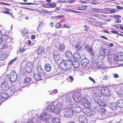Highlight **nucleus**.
Returning a JSON list of instances; mask_svg holds the SVG:
<instances>
[{
    "label": "nucleus",
    "instance_id": "nucleus-59",
    "mask_svg": "<svg viewBox=\"0 0 123 123\" xmlns=\"http://www.w3.org/2000/svg\"><path fill=\"white\" fill-rule=\"evenodd\" d=\"M51 92L53 94H55L57 92V90L56 89H54Z\"/></svg>",
    "mask_w": 123,
    "mask_h": 123
},
{
    "label": "nucleus",
    "instance_id": "nucleus-52",
    "mask_svg": "<svg viewBox=\"0 0 123 123\" xmlns=\"http://www.w3.org/2000/svg\"><path fill=\"white\" fill-rule=\"evenodd\" d=\"M26 49L24 48V47H21L19 49V52L22 53L23 52L25 51Z\"/></svg>",
    "mask_w": 123,
    "mask_h": 123
},
{
    "label": "nucleus",
    "instance_id": "nucleus-21",
    "mask_svg": "<svg viewBox=\"0 0 123 123\" xmlns=\"http://www.w3.org/2000/svg\"><path fill=\"white\" fill-rule=\"evenodd\" d=\"M55 106L56 107V108H58V111H56L58 113L59 111L60 112L61 110L62 109L63 105L61 103L59 102L56 104Z\"/></svg>",
    "mask_w": 123,
    "mask_h": 123
},
{
    "label": "nucleus",
    "instance_id": "nucleus-44",
    "mask_svg": "<svg viewBox=\"0 0 123 123\" xmlns=\"http://www.w3.org/2000/svg\"><path fill=\"white\" fill-rule=\"evenodd\" d=\"M8 45L7 43H5L2 44L1 46V47L0 48V50H2L7 48Z\"/></svg>",
    "mask_w": 123,
    "mask_h": 123
},
{
    "label": "nucleus",
    "instance_id": "nucleus-63",
    "mask_svg": "<svg viewBox=\"0 0 123 123\" xmlns=\"http://www.w3.org/2000/svg\"><path fill=\"white\" fill-rule=\"evenodd\" d=\"M89 79L90 80H91L94 83H95V80L92 78L90 77H89Z\"/></svg>",
    "mask_w": 123,
    "mask_h": 123
},
{
    "label": "nucleus",
    "instance_id": "nucleus-18",
    "mask_svg": "<svg viewBox=\"0 0 123 123\" xmlns=\"http://www.w3.org/2000/svg\"><path fill=\"white\" fill-rule=\"evenodd\" d=\"M17 91V89L16 86L14 85H12L10 87L9 93L11 95H12Z\"/></svg>",
    "mask_w": 123,
    "mask_h": 123
},
{
    "label": "nucleus",
    "instance_id": "nucleus-53",
    "mask_svg": "<svg viewBox=\"0 0 123 123\" xmlns=\"http://www.w3.org/2000/svg\"><path fill=\"white\" fill-rule=\"evenodd\" d=\"M47 12V11L44 9H41L39 11V12L40 13H46Z\"/></svg>",
    "mask_w": 123,
    "mask_h": 123
},
{
    "label": "nucleus",
    "instance_id": "nucleus-14",
    "mask_svg": "<svg viewBox=\"0 0 123 123\" xmlns=\"http://www.w3.org/2000/svg\"><path fill=\"white\" fill-rule=\"evenodd\" d=\"M116 58L119 61L123 60V53L122 52H119L117 53L115 56Z\"/></svg>",
    "mask_w": 123,
    "mask_h": 123
},
{
    "label": "nucleus",
    "instance_id": "nucleus-28",
    "mask_svg": "<svg viewBox=\"0 0 123 123\" xmlns=\"http://www.w3.org/2000/svg\"><path fill=\"white\" fill-rule=\"evenodd\" d=\"M117 104L112 102L110 104V107L112 110H115L117 108Z\"/></svg>",
    "mask_w": 123,
    "mask_h": 123
},
{
    "label": "nucleus",
    "instance_id": "nucleus-8",
    "mask_svg": "<svg viewBox=\"0 0 123 123\" xmlns=\"http://www.w3.org/2000/svg\"><path fill=\"white\" fill-rule=\"evenodd\" d=\"M1 87L3 91H6L8 90L9 88L8 83L6 81H3L1 83Z\"/></svg>",
    "mask_w": 123,
    "mask_h": 123
},
{
    "label": "nucleus",
    "instance_id": "nucleus-19",
    "mask_svg": "<svg viewBox=\"0 0 123 123\" xmlns=\"http://www.w3.org/2000/svg\"><path fill=\"white\" fill-rule=\"evenodd\" d=\"M107 47V49L103 48L104 55L105 56H109L110 55V52L111 50V48L109 46V45H106Z\"/></svg>",
    "mask_w": 123,
    "mask_h": 123
},
{
    "label": "nucleus",
    "instance_id": "nucleus-49",
    "mask_svg": "<svg viewBox=\"0 0 123 123\" xmlns=\"http://www.w3.org/2000/svg\"><path fill=\"white\" fill-rule=\"evenodd\" d=\"M19 3L20 4L22 5H35V4L34 3H23L22 2H20Z\"/></svg>",
    "mask_w": 123,
    "mask_h": 123
},
{
    "label": "nucleus",
    "instance_id": "nucleus-57",
    "mask_svg": "<svg viewBox=\"0 0 123 123\" xmlns=\"http://www.w3.org/2000/svg\"><path fill=\"white\" fill-rule=\"evenodd\" d=\"M106 111V109L104 108H102L101 109V112L102 113H104Z\"/></svg>",
    "mask_w": 123,
    "mask_h": 123
},
{
    "label": "nucleus",
    "instance_id": "nucleus-41",
    "mask_svg": "<svg viewBox=\"0 0 123 123\" xmlns=\"http://www.w3.org/2000/svg\"><path fill=\"white\" fill-rule=\"evenodd\" d=\"M75 68H77L80 65L79 62L78 61H75L74 62V64H73Z\"/></svg>",
    "mask_w": 123,
    "mask_h": 123
},
{
    "label": "nucleus",
    "instance_id": "nucleus-64",
    "mask_svg": "<svg viewBox=\"0 0 123 123\" xmlns=\"http://www.w3.org/2000/svg\"><path fill=\"white\" fill-rule=\"evenodd\" d=\"M111 32L112 33L116 34H117L118 33L117 31L113 30H111Z\"/></svg>",
    "mask_w": 123,
    "mask_h": 123
},
{
    "label": "nucleus",
    "instance_id": "nucleus-4",
    "mask_svg": "<svg viewBox=\"0 0 123 123\" xmlns=\"http://www.w3.org/2000/svg\"><path fill=\"white\" fill-rule=\"evenodd\" d=\"M100 89L102 93L104 96L106 97H109L110 95L109 89L108 88L105 86L101 87Z\"/></svg>",
    "mask_w": 123,
    "mask_h": 123
},
{
    "label": "nucleus",
    "instance_id": "nucleus-40",
    "mask_svg": "<svg viewBox=\"0 0 123 123\" xmlns=\"http://www.w3.org/2000/svg\"><path fill=\"white\" fill-rule=\"evenodd\" d=\"M52 122L53 123H61L60 119L57 117L53 118Z\"/></svg>",
    "mask_w": 123,
    "mask_h": 123
},
{
    "label": "nucleus",
    "instance_id": "nucleus-1",
    "mask_svg": "<svg viewBox=\"0 0 123 123\" xmlns=\"http://www.w3.org/2000/svg\"><path fill=\"white\" fill-rule=\"evenodd\" d=\"M73 62L70 60L62 59L59 64V67L61 69L67 71L72 68Z\"/></svg>",
    "mask_w": 123,
    "mask_h": 123
},
{
    "label": "nucleus",
    "instance_id": "nucleus-7",
    "mask_svg": "<svg viewBox=\"0 0 123 123\" xmlns=\"http://www.w3.org/2000/svg\"><path fill=\"white\" fill-rule=\"evenodd\" d=\"M72 110L74 111V112L77 113H80L81 110L80 107L77 104H72L71 105Z\"/></svg>",
    "mask_w": 123,
    "mask_h": 123
},
{
    "label": "nucleus",
    "instance_id": "nucleus-33",
    "mask_svg": "<svg viewBox=\"0 0 123 123\" xmlns=\"http://www.w3.org/2000/svg\"><path fill=\"white\" fill-rule=\"evenodd\" d=\"M75 49L77 51H80L82 50V46L80 45L79 43H78L77 44L75 45Z\"/></svg>",
    "mask_w": 123,
    "mask_h": 123
},
{
    "label": "nucleus",
    "instance_id": "nucleus-37",
    "mask_svg": "<svg viewBox=\"0 0 123 123\" xmlns=\"http://www.w3.org/2000/svg\"><path fill=\"white\" fill-rule=\"evenodd\" d=\"M7 56V55L6 53L2 54L0 56V60L3 61L5 60Z\"/></svg>",
    "mask_w": 123,
    "mask_h": 123
},
{
    "label": "nucleus",
    "instance_id": "nucleus-46",
    "mask_svg": "<svg viewBox=\"0 0 123 123\" xmlns=\"http://www.w3.org/2000/svg\"><path fill=\"white\" fill-rule=\"evenodd\" d=\"M62 25L59 22H57L55 25V28L57 29H58L62 27Z\"/></svg>",
    "mask_w": 123,
    "mask_h": 123
},
{
    "label": "nucleus",
    "instance_id": "nucleus-6",
    "mask_svg": "<svg viewBox=\"0 0 123 123\" xmlns=\"http://www.w3.org/2000/svg\"><path fill=\"white\" fill-rule=\"evenodd\" d=\"M88 97L84 96L81 101V103L86 108H90L91 104L88 100Z\"/></svg>",
    "mask_w": 123,
    "mask_h": 123
},
{
    "label": "nucleus",
    "instance_id": "nucleus-35",
    "mask_svg": "<svg viewBox=\"0 0 123 123\" xmlns=\"http://www.w3.org/2000/svg\"><path fill=\"white\" fill-rule=\"evenodd\" d=\"M86 20L88 22L91 23H95L96 21L95 18H87Z\"/></svg>",
    "mask_w": 123,
    "mask_h": 123
},
{
    "label": "nucleus",
    "instance_id": "nucleus-34",
    "mask_svg": "<svg viewBox=\"0 0 123 123\" xmlns=\"http://www.w3.org/2000/svg\"><path fill=\"white\" fill-rule=\"evenodd\" d=\"M2 98H6L9 97V95L6 93L2 92L1 93L0 95Z\"/></svg>",
    "mask_w": 123,
    "mask_h": 123
},
{
    "label": "nucleus",
    "instance_id": "nucleus-36",
    "mask_svg": "<svg viewBox=\"0 0 123 123\" xmlns=\"http://www.w3.org/2000/svg\"><path fill=\"white\" fill-rule=\"evenodd\" d=\"M48 8H53L56 6V4L54 2H51L48 3Z\"/></svg>",
    "mask_w": 123,
    "mask_h": 123
},
{
    "label": "nucleus",
    "instance_id": "nucleus-38",
    "mask_svg": "<svg viewBox=\"0 0 123 123\" xmlns=\"http://www.w3.org/2000/svg\"><path fill=\"white\" fill-rule=\"evenodd\" d=\"M34 78L36 80H41V77L40 74H36L34 76Z\"/></svg>",
    "mask_w": 123,
    "mask_h": 123
},
{
    "label": "nucleus",
    "instance_id": "nucleus-26",
    "mask_svg": "<svg viewBox=\"0 0 123 123\" xmlns=\"http://www.w3.org/2000/svg\"><path fill=\"white\" fill-rule=\"evenodd\" d=\"M97 66L99 68H104V64L102 61H98L97 63Z\"/></svg>",
    "mask_w": 123,
    "mask_h": 123
},
{
    "label": "nucleus",
    "instance_id": "nucleus-58",
    "mask_svg": "<svg viewBox=\"0 0 123 123\" xmlns=\"http://www.w3.org/2000/svg\"><path fill=\"white\" fill-rule=\"evenodd\" d=\"M31 43V41L30 40H28L26 42V44L28 45H30Z\"/></svg>",
    "mask_w": 123,
    "mask_h": 123
},
{
    "label": "nucleus",
    "instance_id": "nucleus-2",
    "mask_svg": "<svg viewBox=\"0 0 123 123\" xmlns=\"http://www.w3.org/2000/svg\"><path fill=\"white\" fill-rule=\"evenodd\" d=\"M72 97L74 100L78 102L80 101L81 97V91L79 90H74L71 92Z\"/></svg>",
    "mask_w": 123,
    "mask_h": 123
},
{
    "label": "nucleus",
    "instance_id": "nucleus-56",
    "mask_svg": "<svg viewBox=\"0 0 123 123\" xmlns=\"http://www.w3.org/2000/svg\"><path fill=\"white\" fill-rule=\"evenodd\" d=\"M84 26L86 28L84 30V31L86 32L87 31H88V29H89V27L87 26L86 25H84Z\"/></svg>",
    "mask_w": 123,
    "mask_h": 123
},
{
    "label": "nucleus",
    "instance_id": "nucleus-47",
    "mask_svg": "<svg viewBox=\"0 0 123 123\" xmlns=\"http://www.w3.org/2000/svg\"><path fill=\"white\" fill-rule=\"evenodd\" d=\"M48 3H46L44 2H42L41 4V6L42 7L45 8H48Z\"/></svg>",
    "mask_w": 123,
    "mask_h": 123
},
{
    "label": "nucleus",
    "instance_id": "nucleus-23",
    "mask_svg": "<svg viewBox=\"0 0 123 123\" xmlns=\"http://www.w3.org/2000/svg\"><path fill=\"white\" fill-rule=\"evenodd\" d=\"M116 103L119 107L121 108H123V99H119L117 101Z\"/></svg>",
    "mask_w": 123,
    "mask_h": 123
},
{
    "label": "nucleus",
    "instance_id": "nucleus-12",
    "mask_svg": "<svg viewBox=\"0 0 123 123\" xmlns=\"http://www.w3.org/2000/svg\"><path fill=\"white\" fill-rule=\"evenodd\" d=\"M0 11L1 12L6 14H9L11 15H12V10L6 7H2L0 9Z\"/></svg>",
    "mask_w": 123,
    "mask_h": 123
},
{
    "label": "nucleus",
    "instance_id": "nucleus-50",
    "mask_svg": "<svg viewBox=\"0 0 123 123\" xmlns=\"http://www.w3.org/2000/svg\"><path fill=\"white\" fill-rule=\"evenodd\" d=\"M57 19H61L62 18H64V16L63 15H61L55 17Z\"/></svg>",
    "mask_w": 123,
    "mask_h": 123
},
{
    "label": "nucleus",
    "instance_id": "nucleus-30",
    "mask_svg": "<svg viewBox=\"0 0 123 123\" xmlns=\"http://www.w3.org/2000/svg\"><path fill=\"white\" fill-rule=\"evenodd\" d=\"M47 114L46 113H43L40 116V119L41 120L45 121L46 120Z\"/></svg>",
    "mask_w": 123,
    "mask_h": 123
},
{
    "label": "nucleus",
    "instance_id": "nucleus-39",
    "mask_svg": "<svg viewBox=\"0 0 123 123\" xmlns=\"http://www.w3.org/2000/svg\"><path fill=\"white\" fill-rule=\"evenodd\" d=\"M55 108V107L54 104H52L48 105L47 107L48 109H49L50 110H51L53 112Z\"/></svg>",
    "mask_w": 123,
    "mask_h": 123
},
{
    "label": "nucleus",
    "instance_id": "nucleus-10",
    "mask_svg": "<svg viewBox=\"0 0 123 123\" xmlns=\"http://www.w3.org/2000/svg\"><path fill=\"white\" fill-rule=\"evenodd\" d=\"M89 108H83V111L86 115L88 116H90L93 115V113L94 111H92Z\"/></svg>",
    "mask_w": 123,
    "mask_h": 123
},
{
    "label": "nucleus",
    "instance_id": "nucleus-24",
    "mask_svg": "<svg viewBox=\"0 0 123 123\" xmlns=\"http://www.w3.org/2000/svg\"><path fill=\"white\" fill-rule=\"evenodd\" d=\"M51 65L49 63H46L44 65V69L47 72L50 71L51 69Z\"/></svg>",
    "mask_w": 123,
    "mask_h": 123
},
{
    "label": "nucleus",
    "instance_id": "nucleus-51",
    "mask_svg": "<svg viewBox=\"0 0 123 123\" xmlns=\"http://www.w3.org/2000/svg\"><path fill=\"white\" fill-rule=\"evenodd\" d=\"M67 10L68 11V12H73L75 13H81V12H80L77 11H76L72 9H68Z\"/></svg>",
    "mask_w": 123,
    "mask_h": 123
},
{
    "label": "nucleus",
    "instance_id": "nucleus-48",
    "mask_svg": "<svg viewBox=\"0 0 123 123\" xmlns=\"http://www.w3.org/2000/svg\"><path fill=\"white\" fill-rule=\"evenodd\" d=\"M31 79L29 77H26L24 80L27 83L30 82L31 81Z\"/></svg>",
    "mask_w": 123,
    "mask_h": 123
},
{
    "label": "nucleus",
    "instance_id": "nucleus-25",
    "mask_svg": "<svg viewBox=\"0 0 123 123\" xmlns=\"http://www.w3.org/2000/svg\"><path fill=\"white\" fill-rule=\"evenodd\" d=\"M38 54H41L45 52V48L43 46H40L38 48Z\"/></svg>",
    "mask_w": 123,
    "mask_h": 123
},
{
    "label": "nucleus",
    "instance_id": "nucleus-43",
    "mask_svg": "<svg viewBox=\"0 0 123 123\" xmlns=\"http://www.w3.org/2000/svg\"><path fill=\"white\" fill-rule=\"evenodd\" d=\"M65 47L63 43H60L59 47V49L61 51H62L64 49Z\"/></svg>",
    "mask_w": 123,
    "mask_h": 123
},
{
    "label": "nucleus",
    "instance_id": "nucleus-11",
    "mask_svg": "<svg viewBox=\"0 0 123 123\" xmlns=\"http://www.w3.org/2000/svg\"><path fill=\"white\" fill-rule=\"evenodd\" d=\"M2 40L7 43H9L12 40L11 38L10 37V34H4L1 38Z\"/></svg>",
    "mask_w": 123,
    "mask_h": 123
},
{
    "label": "nucleus",
    "instance_id": "nucleus-61",
    "mask_svg": "<svg viewBox=\"0 0 123 123\" xmlns=\"http://www.w3.org/2000/svg\"><path fill=\"white\" fill-rule=\"evenodd\" d=\"M97 0H94L92 2V3L93 5H96L98 4V2H97Z\"/></svg>",
    "mask_w": 123,
    "mask_h": 123
},
{
    "label": "nucleus",
    "instance_id": "nucleus-20",
    "mask_svg": "<svg viewBox=\"0 0 123 123\" xmlns=\"http://www.w3.org/2000/svg\"><path fill=\"white\" fill-rule=\"evenodd\" d=\"M37 70L38 72L41 75H45V73L41 66H38L37 67Z\"/></svg>",
    "mask_w": 123,
    "mask_h": 123
},
{
    "label": "nucleus",
    "instance_id": "nucleus-17",
    "mask_svg": "<svg viewBox=\"0 0 123 123\" xmlns=\"http://www.w3.org/2000/svg\"><path fill=\"white\" fill-rule=\"evenodd\" d=\"M103 48L102 50L99 51V52L98 55V57L99 59L101 60L104 59L105 57L104 50Z\"/></svg>",
    "mask_w": 123,
    "mask_h": 123
},
{
    "label": "nucleus",
    "instance_id": "nucleus-32",
    "mask_svg": "<svg viewBox=\"0 0 123 123\" xmlns=\"http://www.w3.org/2000/svg\"><path fill=\"white\" fill-rule=\"evenodd\" d=\"M64 115L66 117H71L72 114L71 111L70 110H68L65 112Z\"/></svg>",
    "mask_w": 123,
    "mask_h": 123
},
{
    "label": "nucleus",
    "instance_id": "nucleus-27",
    "mask_svg": "<svg viewBox=\"0 0 123 123\" xmlns=\"http://www.w3.org/2000/svg\"><path fill=\"white\" fill-rule=\"evenodd\" d=\"M55 52H54L53 53L54 59L55 61H59L60 59V56L59 54H56Z\"/></svg>",
    "mask_w": 123,
    "mask_h": 123
},
{
    "label": "nucleus",
    "instance_id": "nucleus-62",
    "mask_svg": "<svg viewBox=\"0 0 123 123\" xmlns=\"http://www.w3.org/2000/svg\"><path fill=\"white\" fill-rule=\"evenodd\" d=\"M121 22V19H117L115 21V22L117 23H120Z\"/></svg>",
    "mask_w": 123,
    "mask_h": 123
},
{
    "label": "nucleus",
    "instance_id": "nucleus-16",
    "mask_svg": "<svg viewBox=\"0 0 123 123\" xmlns=\"http://www.w3.org/2000/svg\"><path fill=\"white\" fill-rule=\"evenodd\" d=\"M89 62L88 60L86 58L82 59L80 62L81 65L83 67H86L88 65Z\"/></svg>",
    "mask_w": 123,
    "mask_h": 123
},
{
    "label": "nucleus",
    "instance_id": "nucleus-42",
    "mask_svg": "<svg viewBox=\"0 0 123 123\" xmlns=\"http://www.w3.org/2000/svg\"><path fill=\"white\" fill-rule=\"evenodd\" d=\"M87 7V6H79L77 8V10L83 11L85 10Z\"/></svg>",
    "mask_w": 123,
    "mask_h": 123
},
{
    "label": "nucleus",
    "instance_id": "nucleus-3",
    "mask_svg": "<svg viewBox=\"0 0 123 123\" xmlns=\"http://www.w3.org/2000/svg\"><path fill=\"white\" fill-rule=\"evenodd\" d=\"M92 91L96 97L100 98L102 96V93L99 87H96L93 88L92 89Z\"/></svg>",
    "mask_w": 123,
    "mask_h": 123
},
{
    "label": "nucleus",
    "instance_id": "nucleus-22",
    "mask_svg": "<svg viewBox=\"0 0 123 123\" xmlns=\"http://www.w3.org/2000/svg\"><path fill=\"white\" fill-rule=\"evenodd\" d=\"M17 75V74H10L9 76V78L10 80L12 82H14L16 79Z\"/></svg>",
    "mask_w": 123,
    "mask_h": 123
},
{
    "label": "nucleus",
    "instance_id": "nucleus-15",
    "mask_svg": "<svg viewBox=\"0 0 123 123\" xmlns=\"http://www.w3.org/2000/svg\"><path fill=\"white\" fill-rule=\"evenodd\" d=\"M79 120L80 123H87V118L83 115H80L78 118Z\"/></svg>",
    "mask_w": 123,
    "mask_h": 123
},
{
    "label": "nucleus",
    "instance_id": "nucleus-45",
    "mask_svg": "<svg viewBox=\"0 0 123 123\" xmlns=\"http://www.w3.org/2000/svg\"><path fill=\"white\" fill-rule=\"evenodd\" d=\"M92 11L93 12L97 13H100L102 12L100 9L96 8H93L92 9Z\"/></svg>",
    "mask_w": 123,
    "mask_h": 123
},
{
    "label": "nucleus",
    "instance_id": "nucleus-29",
    "mask_svg": "<svg viewBox=\"0 0 123 123\" xmlns=\"http://www.w3.org/2000/svg\"><path fill=\"white\" fill-rule=\"evenodd\" d=\"M74 59L77 61L78 60H80V56L79 54L77 53H75L73 55Z\"/></svg>",
    "mask_w": 123,
    "mask_h": 123
},
{
    "label": "nucleus",
    "instance_id": "nucleus-5",
    "mask_svg": "<svg viewBox=\"0 0 123 123\" xmlns=\"http://www.w3.org/2000/svg\"><path fill=\"white\" fill-rule=\"evenodd\" d=\"M33 65L31 62H28L26 64L25 69V71L27 73H30L32 70Z\"/></svg>",
    "mask_w": 123,
    "mask_h": 123
},
{
    "label": "nucleus",
    "instance_id": "nucleus-31",
    "mask_svg": "<svg viewBox=\"0 0 123 123\" xmlns=\"http://www.w3.org/2000/svg\"><path fill=\"white\" fill-rule=\"evenodd\" d=\"M66 57L68 59H71L72 55L71 52L70 51H67L65 53Z\"/></svg>",
    "mask_w": 123,
    "mask_h": 123
},
{
    "label": "nucleus",
    "instance_id": "nucleus-54",
    "mask_svg": "<svg viewBox=\"0 0 123 123\" xmlns=\"http://www.w3.org/2000/svg\"><path fill=\"white\" fill-rule=\"evenodd\" d=\"M63 26L69 29L70 28L69 24L68 23L64 24L63 25Z\"/></svg>",
    "mask_w": 123,
    "mask_h": 123
},
{
    "label": "nucleus",
    "instance_id": "nucleus-13",
    "mask_svg": "<svg viewBox=\"0 0 123 123\" xmlns=\"http://www.w3.org/2000/svg\"><path fill=\"white\" fill-rule=\"evenodd\" d=\"M71 92L66 94L65 96V100L67 102H70L72 100Z\"/></svg>",
    "mask_w": 123,
    "mask_h": 123
},
{
    "label": "nucleus",
    "instance_id": "nucleus-60",
    "mask_svg": "<svg viewBox=\"0 0 123 123\" xmlns=\"http://www.w3.org/2000/svg\"><path fill=\"white\" fill-rule=\"evenodd\" d=\"M92 16H97L98 17L101 18H102L103 17V16L101 15H93Z\"/></svg>",
    "mask_w": 123,
    "mask_h": 123
},
{
    "label": "nucleus",
    "instance_id": "nucleus-9",
    "mask_svg": "<svg viewBox=\"0 0 123 123\" xmlns=\"http://www.w3.org/2000/svg\"><path fill=\"white\" fill-rule=\"evenodd\" d=\"M84 49L85 51L90 53L92 55H94V51L92 48V47H91L90 45H85L84 48Z\"/></svg>",
    "mask_w": 123,
    "mask_h": 123
},
{
    "label": "nucleus",
    "instance_id": "nucleus-55",
    "mask_svg": "<svg viewBox=\"0 0 123 123\" xmlns=\"http://www.w3.org/2000/svg\"><path fill=\"white\" fill-rule=\"evenodd\" d=\"M57 109L58 108H56V107L55 106V109H54L53 112L56 114H59L60 112L59 111V112L58 113L56 111H58Z\"/></svg>",
    "mask_w": 123,
    "mask_h": 123
}]
</instances>
